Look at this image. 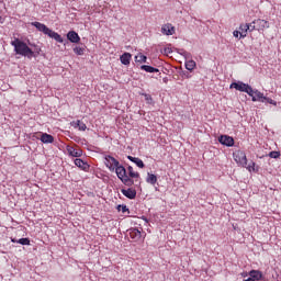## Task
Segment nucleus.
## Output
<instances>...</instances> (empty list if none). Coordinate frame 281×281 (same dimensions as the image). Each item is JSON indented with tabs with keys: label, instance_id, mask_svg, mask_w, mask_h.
<instances>
[{
	"label": "nucleus",
	"instance_id": "13",
	"mask_svg": "<svg viewBox=\"0 0 281 281\" xmlns=\"http://www.w3.org/2000/svg\"><path fill=\"white\" fill-rule=\"evenodd\" d=\"M249 32V23H241L239 25V38H247Z\"/></svg>",
	"mask_w": 281,
	"mask_h": 281
},
{
	"label": "nucleus",
	"instance_id": "10",
	"mask_svg": "<svg viewBox=\"0 0 281 281\" xmlns=\"http://www.w3.org/2000/svg\"><path fill=\"white\" fill-rule=\"evenodd\" d=\"M218 142H220V144H222L223 146H227V147L234 146V137H232V136L221 135V136L218 137Z\"/></svg>",
	"mask_w": 281,
	"mask_h": 281
},
{
	"label": "nucleus",
	"instance_id": "9",
	"mask_svg": "<svg viewBox=\"0 0 281 281\" xmlns=\"http://www.w3.org/2000/svg\"><path fill=\"white\" fill-rule=\"evenodd\" d=\"M160 32L165 36H172L175 34V32H176V29H175V26L171 23H167V24L161 26Z\"/></svg>",
	"mask_w": 281,
	"mask_h": 281
},
{
	"label": "nucleus",
	"instance_id": "32",
	"mask_svg": "<svg viewBox=\"0 0 281 281\" xmlns=\"http://www.w3.org/2000/svg\"><path fill=\"white\" fill-rule=\"evenodd\" d=\"M178 54H180V56H184L186 58H190L192 55L190 53H188L186 49H178Z\"/></svg>",
	"mask_w": 281,
	"mask_h": 281
},
{
	"label": "nucleus",
	"instance_id": "19",
	"mask_svg": "<svg viewBox=\"0 0 281 281\" xmlns=\"http://www.w3.org/2000/svg\"><path fill=\"white\" fill-rule=\"evenodd\" d=\"M70 126L79 128V131H87V124L82 123L80 120L70 122Z\"/></svg>",
	"mask_w": 281,
	"mask_h": 281
},
{
	"label": "nucleus",
	"instance_id": "22",
	"mask_svg": "<svg viewBox=\"0 0 281 281\" xmlns=\"http://www.w3.org/2000/svg\"><path fill=\"white\" fill-rule=\"evenodd\" d=\"M140 69L143 71H146L147 74H159V69L158 68H155V67L148 66V65L140 66Z\"/></svg>",
	"mask_w": 281,
	"mask_h": 281
},
{
	"label": "nucleus",
	"instance_id": "20",
	"mask_svg": "<svg viewBox=\"0 0 281 281\" xmlns=\"http://www.w3.org/2000/svg\"><path fill=\"white\" fill-rule=\"evenodd\" d=\"M75 166H77V168H81V170H89V164L85 162V160L80 158L75 159Z\"/></svg>",
	"mask_w": 281,
	"mask_h": 281
},
{
	"label": "nucleus",
	"instance_id": "15",
	"mask_svg": "<svg viewBox=\"0 0 281 281\" xmlns=\"http://www.w3.org/2000/svg\"><path fill=\"white\" fill-rule=\"evenodd\" d=\"M67 38L70 43H80V35H78L76 31H69L67 33Z\"/></svg>",
	"mask_w": 281,
	"mask_h": 281
},
{
	"label": "nucleus",
	"instance_id": "31",
	"mask_svg": "<svg viewBox=\"0 0 281 281\" xmlns=\"http://www.w3.org/2000/svg\"><path fill=\"white\" fill-rule=\"evenodd\" d=\"M268 157H270V159H280V151H270Z\"/></svg>",
	"mask_w": 281,
	"mask_h": 281
},
{
	"label": "nucleus",
	"instance_id": "26",
	"mask_svg": "<svg viewBox=\"0 0 281 281\" xmlns=\"http://www.w3.org/2000/svg\"><path fill=\"white\" fill-rule=\"evenodd\" d=\"M146 182L150 183V186H155L157 183V176L155 173H147Z\"/></svg>",
	"mask_w": 281,
	"mask_h": 281
},
{
	"label": "nucleus",
	"instance_id": "11",
	"mask_svg": "<svg viewBox=\"0 0 281 281\" xmlns=\"http://www.w3.org/2000/svg\"><path fill=\"white\" fill-rule=\"evenodd\" d=\"M121 192L123 196H126V199H130V200H133L137 196V190L133 188L122 189Z\"/></svg>",
	"mask_w": 281,
	"mask_h": 281
},
{
	"label": "nucleus",
	"instance_id": "36",
	"mask_svg": "<svg viewBox=\"0 0 281 281\" xmlns=\"http://www.w3.org/2000/svg\"><path fill=\"white\" fill-rule=\"evenodd\" d=\"M233 36H234L235 38H238V36H240V31H234V32H233Z\"/></svg>",
	"mask_w": 281,
	"mask_h": 281
},
{
	"label": "nucleus",
	"instance_id": "34",
	"mask_svg": "<svg viewBox=\"0 0 281 281\" xmlns=\"http://www.w3.org/2000/svg\"><path fill=\"white\" fill-rule=\"evenodd\" d=\"M265 102H267L268 104H272L273 106L278 105V102H276L273 99L271 98H267L265 97Z\"/></svg>",
	"mask_w": 281,
	"mask_h": 281
},
{
	"label": "nucleus",
	"instance_id": "38",
	"mask_svg": "<svg viewBox=\"0 0 281 281\" xmlns=\"http://www.w3.org/2000/svg\"><path fill=\"white\" fill-rule=\"evenodd\" d=\"M244 281H256V279H254V278H248V279H246V280H244Z\"/></svg>",
	"mask_w": 281,
	"mask_h": 281
},
{
	"label": "nucleus",
	"instance_id": "24",
	"mask_svg": "<svg viewBox=\"0 0 281 281\" xmlns=\"http://www.w3.org/2000/svg\"><path fill=\"white\" fill-rule=\"evenodd\" d=\"M184 67L188 71H194V69L196 68V61L189 59L184 63Z\"/></svg>",
	"mask_w": 281,
	"mask_h": 281
},
{
	"label": "nucleus",
	"instance_id": "27",
	"mask_svg": "<svg viewBox=\"0 0 281 281\" xmlns=\"http://www.w3.org/2000/svg\"><path fill=\"white\" fill-rule=\"evenodd\" d=\"M142 95L145 98L146 104H155V101L153 100V95L148 93H143Z\"/></svg>",
	"mask_w": 281,
	"mask_h": 281
},
{
	"label": "nucleus",
	"instance_id": "17",
	"mask_svg": "<svg viewBox=\"0 0 281 281\" xmlns=\"http://www.w3.org/2000/svg\"><path fill=\"white\" fill-rule=\"evenodd\" d=\"M248 276H250V278L254 279L255 281L262 280V271L260 270H250L248 272Z\"/></svg>",
	"mask_w": 281,
	"mask_h": 281
},
{
	"label": "nucleus",
	"instance_id": "14",
	"mask_svg": "<svg viewBox=\"0 0 281 281\" xmlns=\"http://www.w3.org/2000/svg\"><path fill=\"white\" fill-rule=\"evenodd\" d=\"M40 139L42 144H54V136L52 134L42 133Z\"/></svg>",
	"mask_w": 281,
	"mask_h": 281
},
{
	"label": "nucleus",
	"instance_id": "16",
	"mask_svg": "<svg viewBox=\"0 0 281 281\" xmlns=\"http://www.w3.org/2000/svg\"><path fill=\"white\" fill-rule=\"evenodd\" d=\"M127 159L135 164L137 168H146V165L144 164V160L137 157L127 156Z\"/></svg>",
	"mask_w": 281,
	"mask_h": 281
},
{
	"label": "nucleus",
	"instance_id": "1",
	"mask_svg": "<svg viewBox=\"0 0 281 281\" xmlns=\"http://www.w3.org/2000/svg\"><path fill=\"white\" fill-rule=\"evenodd\" d=\"M12 47H14L15 54L18 56H24V58H29V60H32V58L38 57V54L41 52L38 50H32L27 44L19 38H15L14 41L11 42Z\"/></svg>",
	"mask_w": 281,
	"mask_h": 281
},
{
	"label": "nucleus",
	"instance_id": "2",
	"mask_svg": "<svg viewBox=\"0 0 281 281\" xmlns=\"http://www.w3.org/2000/svg\"><path fill=\"white\" fill-rule=\"evenodd\" d=\"M234 160L238 166H241V168H246L248 172H258V169H256V162L251 161L249 165H247V154L243 150H237L233 154Z\"/></svg>",
	"mask_w": 281,
	"mask_h": 281
},
{
	"label": "nucleus",
	"instance_id": "3",
	"mask_svg": "<svg viewBox=\"0 0 281 281\" xmlns=\"http://www.w3.org/2000/svg\"><path fill=\"white\" fill-rule=\"evenodd\" d=\"M31 25L33 27H36L38 32H42L49 38H53L54 41H56V43H64L63 36H60V34L56 33L55 31H52V29L47 27V25L41 22H32Z\"/></svg>",
	"mask_w": 281,
	"mask_h": 281
},
{
	"label": "nucleus",
	"instance_id": "5",
	"mask_svg": "<svg viewBox=\"0 0 281 281\" xmlns=\"http://www.w3.org/2000/svg\"><path fill=\"white\" fill-rule=\"evenodd\" d=\"M229 89H236V91H241L244 93H247L248 95H251L254 93V88L243 81L231 83Z\"/></svg>",
	"mask_w": 281,
	"mask_h": 281
},
{
	"label": "nucleus",
	"instance_id": "6",
	"mask_svg": "<svg viewBox=\"0 0 281 281\" xmlns=\"http://www.w3.org/2000/svg\"><path fill=\"white\" fill-rule=\"evenodd\" d=\"M104 159H105L104 165L106 166V168H109V170L111 172H115V168L120 164V161L117 159H115V157H113L111 155H106L104 157Z\"/></svg>",
	"mask_w": 281,
	"mask_h": 281
},
{
	"label": "nucleus",
	"instance_id": "12",
	"mask_svg": "<svg viewBox=\"0 0 281 281\" xmlns=\"http://www.w3.org/2000/svg\"><path fill=\"white\" fill-rule=\"evenodd\" d=\"M248 95H250V98H252V102H265V93H262L258 90L252 89V93L248 94Z\"/></svg>",
	"mask_w": 281,
	"mask_h": 281
},
{
	"label": "nucleus",
	"instance_id": "28",
	"mask_svg": "<svg viewBox=\"0 0 281 281\" xmlns=\"http://www.w3.org/2000/svg\"><path fill=\"white\" fill-rule=\"evenodd\" d=\"M135 60L136 63H146V60H148V57H146V55L139 54L135 56Z\"/></svg>",
	"mask_w": 281,
	"mask_h": 281
},
{
	"label": "nucleus",
	"instance_id": "4",
	"mask_svg": "<svg viewBox=\"0 0 281 281\" xmlns=\"http://www.w3.org/2000/svg\"><path fill=\"white\" fill-rule=\"evenodd\" d=\"M114 170L116 172L117 179H120V181H122L124 186H127L128 188H131V186H135V180L128 177V175L126 173V168L120 165V162Z\"/></svg>",
	"mask_w": 281,
	"mask_h": 281
},
{
	"label": "nucleus",
	"instance_id": "29",
	"mask_svg": "<svg viewBox=\"0 0 281 281\" xmlns=\"http://www.w3.org/2000/svg\"><path fill=\"white\" fill-rule=\"evenodd\" d=\"M116 210L119 212H122L123 214H126V212H128V206H126L125 204H119Z\"/></svg>",
	"mask_w": 281,
	"mask_h": 281
},
{
	"label": "nucleus",
	"instance_id": "35",
	"mask_svg": "<svg viewBox=\"0 0 281 281\" xmlns=\"http://www.w3.org/2000/svg\"><path fill=\"white\" fill-rule=\"evenodd\" d=\"M248 32H254L255 30H258V26H257V24H254V22L252 23H248Z\"/></svg>",
	"mask_w": 281,
	"mask_h": 281
},
{
	"label": "nucleus",
	"instance_id": "37",
	"mask_svg": "<svg viewBox=\"0 0 281 281\" xmlns=\"http://www.w3.org/2000/svg\"><path fill=\"white\" fill-rule=\"evenodd\" d=\"M11 243H19V239L11 237Z\"/></svg>",
	"mask_w": 281,
	"mask_h": 281
},
{
	"label": "nucleus",
	"instance_id": "39",
	"mask_svg": "<svg viewBox=\"0 0 281 281\" xmlns=\"http://www.w3.org/2000/svg\"><path fill=\"white\" fill-rule=\"evenodd\" d=\"M168 54H170L172 50L170 48H166V50Z\"/></svg>",
	"mask_w": 281,
	"mask_h": 281
},
{
	"label": "nucleus",
	"instance_id": "41",
	"mask_svg": "<svg viewBox=\"0 0 281 281\" xmlns=\"http://www.w3.org/2000/svg\"><path fill=\"white\" fill-rule=\"evenodd\" d=\"M243 277H244V278L247 277V273H246V274H243Z\"/></svg>",
	"mask_w": 281,
	"mask_h": 281
},
{
	"label": "nucleus",
	"instance_id": "8",
	"mask_svg": "<svg viewBox=\"0 0 281 281\" xmlns=\"http://www.w3.org/2000/svg\"><path fill=\"white\" fill-rule=\"evenodd\" d=\"M254 25H257V31L262 32L265 30H268L269 27V21L262 20V19H257L252 21Z\"/></svg>",
	"mask_w": 281,
	"mask_h": 281
},
{
	"label": "nucleus",
	"instance_id": "18",
	"mask_svg": "<svg viewBox=\"0 0 281 281\" xmlns=\"http://www.w3.org/2000/svg\"><path fill=\"white\" fill-rule=\"evenodd\" d=\"M133 58V55L131 53H124L121 55L120 60L122 65H131V60Z\"/></svg>",
	"mask_w": 281,
	"mask_h": 281
},
{
	"label": "nucleus",
	"instance_id": "21",
	"mask_svg": "<svg viewBox=\"0 0 281 281\" xmlns=\"http://www.w3.org/2000/svg\"><path fill=\"white\" fill-rule=\"evenodd\" d=\"M68 155H70V157H80L82 155V149L80 148H74V147H68Z\"/></svg>",
	"mask_w": 281,
	"mask_h": 281
},
{
	"label": "nucleus",
	"instance_id": "33",
	"mask_svg": "<svg viewBox=\"0 0 281 281\" xmlns=\"http://www.w3.org/2000/svg\"><path fill=\"white\" fill-rule=\"evenodd\" d=\"M18 244H19V245H30V238H27V237L20 238V239L18 240Z\"/></svg>",
	"mask_w": 281,
	"mask_h": 281
},
{
	"label": "nucleus",
	"instance_id": "7",
	"mask_svg": "<svg viewBox=\"0 0 281 281\" xmlns=\"http://www.w3.org/2000/svg\"><path fill=\"white\" fill-rule=\"evenodd\" d=\"M127 234L132 238V240H134V243L142 240V231L136 227L127 229Z\"/></svg>",
	"mask_w": 281,
	"mask_h": 281
},
{
	"label": "nucleus",
	"instance_id": "40",
	"mask_svg": "<svg viewBox=\"0 0 281 281\" xmlns=\"http://www.w3.org/2000/svg\"><path fill=\"white\" fill-rule=\"evenodd\" d=\"M145 221H146V223H148V218H146V217H143Z\"/></svg>",
	"mask_w": 281,
	"mask_h": 281
},
{
	"label": "nucleus",
	"instance_id": "30",
	"mask_svg": "<svg viewBox=\"0 0 281 281\" xmlns=\"http://www.w3.org/2000/svg\"><path fill=\"white\" fill-rule=\"evenodd\" d=\"M180 76H181V78H186L187 80L192 78V74H190V71H188V70L180 71Z\"/></svg>",
	"mask_w": 281,
	"mask_h": 281
},
{
	"label": "nucleus",
	"instance_id": "23",
	"mask_svg": "<svg viewBox=\"0 0 281 281\" xmlns=\"http://www.w3.org/2000/svg\"><path fill=\"white\" fill-rule=\"evenodd\" d=\"M87 50V46L81 45V46H75L72 48V52L77 55V56H85V52Z\"/></svg>",
	"mask_w": 281,
	"mask_h": 281
},
{
	"label": "nucleus",
	"instance_id": "25",
	"mask_svg": "<svg viewBox=\"0 0 281 281\" xmlns=\"http://www.w3.org/2000/svg\"><path fill=\"white\" fill-rule=\"evenodd\" d=\"M127 171H128V178L130 179H139V172L133 170V166H128L127 167Z\"/></svg>",
	"mask_w": 281,
	"mask_h": 281
}]
</instances>
